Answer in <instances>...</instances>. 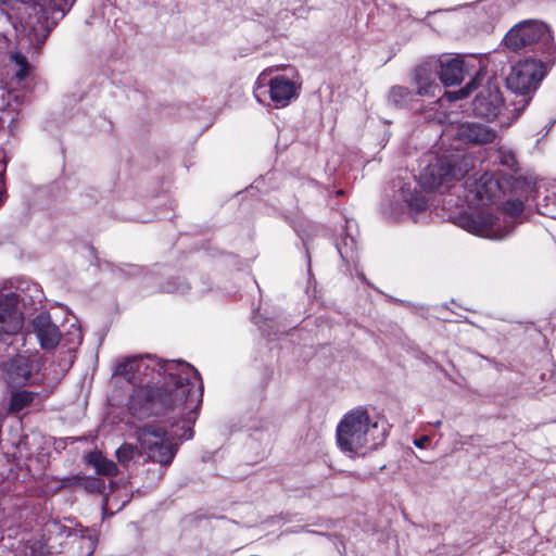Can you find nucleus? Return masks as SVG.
Masks as SVG:
<instances>
[{
	"mask_svg": "<svg viewBox=\"0 0 556 556\" xmlns=\"http://www.w3.org/2000/svg\"><path fill=\"white\" fill-rule=\"evenodd\" d=\"M134 386L129 410L138 417L159 415L182 407L193 412L202 402L200 374L181 361L163 362L155 356H130L119 361L114 370Z\"/></svg>",
	"mask_w": 556,
	"mask_h": 556,
	"instance_id": "1",
	"label": "nucleus"
},
{
	"mask_svg": "<svg viewBox=\"0 0 556 556\" xmlns=\"http://www.w3.org/2000/svg\"><path fill=\"white\" fill-rule=\"evenodd\" d=\"M388 425L381 419H371L365 408L348 412L337 426V443L349 457L365 456L384 443Z\"/></svg>",
	"mask_w": 556,
	"mask_h": 556,
	"instance_id": "2",
	"label": "nucleus"
},
{
	"mask_svg": "<svg viewBox=\"0 0 556 556\" xmlns=\"http://www.w3.org/2000/svg\"><path fill=\"white\" fill-rule=\"evenodd\" d=\"M504 42L513 51L535 46L547 54L546 62H555L556 46L547 25L541 22L526 21L513 27L505 36Z\"/></svg>",
	"mask_w": 556,
	"mask_h": 556,
	"instance_id": "3",
	"label": "nucleus"
},
{
	"mask_svg": "<svg viewBox=\"0 0 556 556\" xmlns=\"http://www.w3.org/2000/svg\"><path fill=\"white\" fill-rule=\"evenodd\" d=\"M137 441L148 457L161 465H168L175 457L176 448L166 431L156 425H144L136 431Z\"/></svg>",
	"mask_w": 556,
	"mask_h": 556,
	"instance_id": "4",
	"label": "nucleus"
},
{
	"mask_svg": "<svg viewBox=\"0 0 556 556\" xmlns=\"http://www.w3.org/2000/svg\"><path fill=\"white\" fill-rule=\"evenodd\" d=\"M544 75L545 67L542 61L527 59L511 67L506 77V86L513 92L526 97L528 103L529 96L536 90Z\"/></svg>",
	"mask_w": 556,
	"mask_h": 556,
	"instance_id": "5",
	"label": "nucleus"
},
{
	"mask_svg": "<svg viewBox=\"0 0 556 556\" xmlns=\"http://www.w3.org/2000/svg\"><path fill=\"white\" fill-rule=\"evenodd\" d=\"M466 173L455 157H437L429 163L419 175L420 186L428 191H433L453 180L460 179Z\"/></svg>",
	"mask_w": 556,
	"mask_h": 556,
	"instance_id": "6",
	"label": "nucleus"
},
{
	"mask_svg": "<svg viewBox=\"0 0 556 556\" xmlns=\"http://www.w3.org/2000/svg\"><path fill=\"white\" fill-rule=\"evenodd\" d=\"M505 227L502 226V222L498 217L492 214L480 213L476 216H467L463 219L462 226L469 232L478 235L488 239L501 240L504 239L508 233V226L513 223L511 220H504Z\"/></svg>",
	"mask_w": 556,
	"mask_h": 556,
	"instance_id": "7",
	"label": "nucleus"
},
{
	"mask_svg": "<svg viewBox=\"0 0 556 556\" xmlns=\"http://www.w3.org/2000/svg\"><path fill=\"white\" fill-rule=\"evenodd\" d=\"M20 295L15 292L0 294V342L17 334L23 328V314L17 309Z\"/></svg>",
	"mask_w": 556,
	"mask_h": 556,
	"instance_id": "8",
	"label": "nucleus"
},
{
	"mask_svg": "<svg viewBox=\"0 0 556 556\" xmlns=\"http://www.w3.org/2000/svg\"><path fill=\"white\" fill-rule=\"evenodd\" d=\"M503 99L498 87L489 81L476 96L472 102L473 112L481 117H493L496 116Z\"/></svg>",
	"mask_w": 556,
	"mask_h": 556,
	"instance_id": "9",
	"label": "nucleus"
},
{
	"mask_svg": "<svg viewBox=\"0 0 556 556\" xmlns=\"http://www.w3.org/2000/svg\"><path fill=\"white\" fill-rule=\"evenodd\" d=\"M454 136L462 142L485 144L493 142L496 131L479 123H462L455 128Z\"/></svg>",
	"mask_w": 556,
	"mask_h": 556,
	"instance_id": "10",
	"label": "nucleus"
},
{
	"mask_svg": "<svg viewBox=\"0 0 556 556\" xmlns=\"http://www.w3.org/2000/svg\"><path fill=\"white\" fill-rule=\"evenodd\" d=\"M33 330L42 349H54L60 342L61 332L48 313H41L34 318Z\"/></svg>",
	"mask_w": 556,
	"mask_h": 556,
	"instance_id": "11",
	"label": "nucleus"
},
{
	"mask_svg": "<svg viewBox=\"0 0 556 556\" xmlns=\"http://www.w3.org/2000/svg\"><path fill=\"white\" fill-rule=\"evenodd\" d=\"M268 85L270 99L276 108H285L298 97L295 84L286 76H276Z\"/></svg>",
	"mask_w": 556,
	"mask_h": 556,
	"instance_id": "12",
	"label": "nucleus"
},
{
	"mask_svg": "<svg viewBox=\"0 0 556 556\" xmlns=\"http://www.w3.org/2000/svg\"><path fill=\"white\" fill-rule=\"evenodd\" d=\"M439 78L445 86H454L463 80L466 71L465 62L459 58H442L439 60Z\"/></svg>",
	"mask_w": 556,
	"mask_h": 556,
	"instance_id": "13",
	"label": "nucleus"
},
{
	"mask_svg": "<svg viewBox=\"0 0 556 556\" xmlns=\"http://www.w3.org/2000/svg\"><path fill=\"white\" fill-rule=\"evenodd\" d=\"M7 381L10 384H24L31 377V367L27 358L17 356L5 366Z\"/></svg>",
	"mask_w": 556,
	"mask_h": 556,
	"instance_id": "14",
	"label": "nucleus"
},
{
	"mask_svg": "<svg viewBox=\"0 0 556 556\" xmlns=\"http://www.w3.org/2000/svg\"><path fill=\"white\" fill-rule=\"evenodd\" d=\"M473 190L476 197L482 204L492 202L500 191V184L493 175L485 173L478 180H476Z\"/></svg>",
	"mask_w": 556,
	"mask_h": 556,
	"instance_id": "15",
	"label": "nucleus"
},
{
	"mask_svg": "<svg viewBox=\"0 0 556 556\" xmlns=\"http://www.w3.org/2000/svg\"><path fill=\"white\" fill-rule=\"evenodd\" d=\"M417 92L420 96L435 97L440 91L439 85L434 81L427 66H419L415 75Z\"/></svg>",
	"mask_w": 556,
	"mask_h": 556,
	"instance_id": "16",
	"label": "nucleus"
},
{
	"mask_svg": "<svg viewBox=\"0 0 556 556\" xmlns=\"http://www.w3.org/2000/svg\"><path fill=\"white\" fill-rule=\"evenodd\" d=\"M88 463L97 470L98 473L104 476H115L117 473L116 465L105 458L101 453H90L87 457Z\"/></svg>",
	"mask_w": 556,
	"mask_h": 556,
	"instance_id": "17",
	"label": "nucleus"
},
{
	"mask_svg": "<svg viewBox=\"0 0 556 556\" xmlns=\"http://www.w3.org/2000/svg\"><path fill=\"white\" fill-rule=\"evenodd\" d=\"M36 396L37 393L25 390L13 392L10 402V412L18 413L30 405Z\"/></svg>",
	"mask_w": 556,
	"mask_h": 556,
	"instance_id": "18",
	"label": "nucleus"
},
{
	"mask_svg": "<svg viewBox=\"0 0 556 556\" xmlns=\"http://www.w3.org/2000/svg\"><path fill=\"white\" fill-rule=\"evenodd\" d=\"M482 77L483 75L481 73H477L476 76L464 88L457 91H446L444 96L451 102L464 99L478 88Z\"/></svg>",
	"mask_w": 556,
	"mask_h": 556,
	"instance_id": "19",
	"label": "nucleus"
},
{
	"mask_svg": "<svg viewBox=\"0 0 556 556\" xmlns=\"http://www.w3.org/2000/svg\"><path fill=\"white\" fill-rule=\"evenodd\" d=\"M410 98V91L401 86H394L389 93V100L396 106L405 105Z\"/></svg>",
	"mask_w": 556,
	"mask_h": 556,
	"instance_id": "20",
	"label": "nucleus"
},
{
	"mask_svg": "<svg viewBox=\"0 0 556 556\" xmlns=\"http://www.w3.org/2000/svg\"><path fill=\"white\" fill-rule=\"evenodd\" d=\"M10 60L15 63V65L18 67L16 72V77L18 79H24L29 72V63L25 55H23L20 52H11L10 53Z\"/></svg>",
	"mask_w": 556,
	"mask_h": 556,
	"instance_id": "21",
	"label": "nucleus"
},
{
	"mask_svg": "<svg viewBox=\"0 0 556 556\" xmlns=\"http://www.w3.org/2000/svg\"><path fill=\"white\" fill-rule=\"evenodd\" d=\"M137 447L132 444L125 443L116 451V457L119 464L127 465L135 456Z\"/></svg>",
	"mask_w": 556,
	"mask_h": 556,
	"instance_id": "22",
	"label": "nucleus"
},
{
	"mask_svg": "<svg viewBox=\"0 0 556 556\" xmlns=\"http://www.w3.org/2000/svg\"><path fill=\"white\" fill-rule=\"evenodd\" d=\"M504 212L509 219L518 217L523 212V203L520 200H509L504 204Z\"/></svg>",
	"mask_w": 556,
	"mask_h": 556,
	"instance_id": "23",
	"label": "nucleus"
},
{
	"mask_svg": "<svg viewBox=\"0 0 556 556\" xmlns=\"http://www.w3.org/2000/svg\"><path fill=\"white\" fill-rule=\"evenodd\" d=\"M77 547L81 549L80 556H90L96 549V541L90 536H83L76 541Z\"/></svg>",
	"mask_w": 556,
	"mask_h": 556,
	"instance_id": "24",
	"label": "nucleus"
},
{
	"mask_svg": "<svg viewBox=\"0 0 556 556\" xmlns=\"http://www.w3.org/2000/svg\"><path fill=\"white\" fill-rule=\"evenodd\" d=\"M498 162L508 167V168H515L517 165V160L515 156V153L510 150L500 149L498 150Z\"/></svg>",
	"mask_w": 556,
	"mask_h": 556,
	"instance_id": "25",
	"label": "nucleus"
},
{
	"mask_svg": "<svg viewBox=\"0 0 556 556\" xmlns=\"http://www.w3.org/2000/svg\"><path fill=\"white\" fill-rule=\"evenodd\" d=\"M410 207L416 211H422L426 208L427 203L424 197L417 195L408 201Z\"/></svg>",
	"mask_w": 556,
	"mask_h": 556,
	"instance_id": "26",
	"label": "nucleus"
},
{
	"mask_svg": "<svg viewBox=\"0 0 556 556\" xmlns=\"http://www.w3.org/2000/svg\"><path fill=\"white\" fill-rule=\"evenodd\" d=\"M430 439L429 437L427 435H424L421 437L420 439H417L414 441V444L417 446V447H420V448H424L427 446V444L429 443Z\"/></svg>",
	"mask_w": 556,
	"mask_h": 556,
	"instance_id": "27",
	"label": "nucleus"
},
{
	"mask_svg": "<svg viewBox=\"0 0 556 556\" xmlns=\"http://www.w3.org/2000/svg\"><path fill=\"white\" fill-rule=\"evenodd\" d=\"M441 424H442V421H440V420H439V421H437V422L434 424V426H435V427H440V426H441Z\"/></svg>",
	"mask_w": 556,
	"mask_h": 556,
	"instance_id": "28",
	"label": "nucleus"
},
{
	"mask_svg": "<svg viewBox=\"0 0 556 556\" xmlns=\"http://www.w3.org/2000/svg\"><path fill=\"white\" fill-rule=\"evenodd\" d=\"M264 76H265V73H262V75L260 76L258 80L264 79Z\"/></svg>",
	"mask_w": 556,
	"mask_h": 556,
	"instance_id": "29",
	"label": "nucleus"
}]
</instances>
